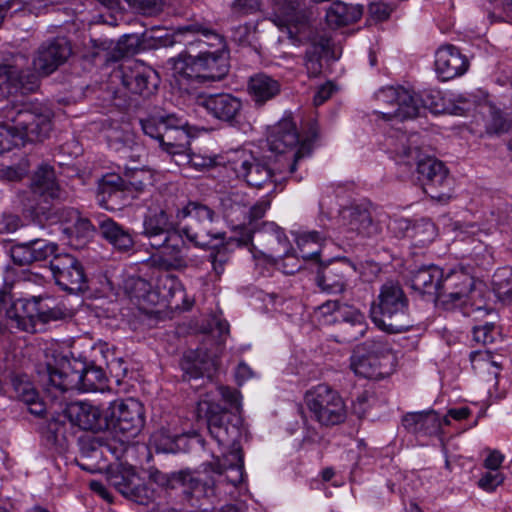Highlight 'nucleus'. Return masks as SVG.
I'll use <instances>...</instances> for the list:
<instances>
[{
    "mask_svg": "<svg viewBox=\"0 0 512 512\" xmlns=\"http://www.w3.org/2000/svg\"><path fill=\"white\" fill-rule=\"evenodd\" d=\"M174 38L186 47L173 61L175 75L199 83L219 81L227 75L226 42L210 22L194 20L179 26Z\"/></svg>",
    "mask_w": 512,
    "mask_h": 512,
    "instance_id": "nucleus-1",
    "label": "nucleus"
},
{
    "mask_svg": "<svg viewBox=\"0 0 512 512\" xmlns=\"http://www.w3.org/2000/svg\"><path fill=\"white\" fill-rule=\"evenodd\" d=\"M198 415L204 417L210 437L218 444L222 458L216 457L210 463L212 471L226 473V479L233 486L239 485L244 476V459L239 445L242 437L241 418L211 401L198 403Z\"/></svg>",
    "mask_w": 512,
    "mask_h": 512,
    "instance_id": "nucleus-2",
    "label": "nucleus"
},
{
    "mask_svg": "<svg viewBox=\"0 0 512 512\" xmlns=\"http://www.w3.org/2000/svg\"><path fill=\"white\" fill-rule=\"evenodd\" d=\"M308 152V146L304 145L295 155L294 161L289 164V168H284L281 164L279 167H271L263 159L246 150L232 152L228 157V164L236 177L244 180L249 186L261 189L267 185H273L272 192L277 189L281 191L289 177L297 182L304 178L302 174L298 175L296 171L298 159Z\"/></svg>",
    "mask_w": 512,
    "mask_h": 512,
    "instance_id": "nucleus-3",
    "label": "nucleus"
},
{
    "mask_svg": "<svg viewBox=\"0 0 512 512\" xmlns=\"http://www.w3.org/2000/svg\"><path fill=\"white\" fill-rule=\"evenodd\" d=\"M50 297H31L19 299L11 309H7V294L0 291V335L14 329L35 333L39 324L61 320L66 316L65 310L57 305Z\"/></svg>",
    "mask_w": 512,
    "mask_h": 512,
    "instance_id": "nucleus-4",
    "label": "nucleus"
},
{
    "mask_svg": "<svg viewBox=\"0 0 512 512\" xmlns=\"http://www.w3.org/2000/svg\"><path fill=\"white\" fill-rule=\"evenodd\" d=\"M47 371L49 382L61 393L102 391L107 386V377L101 367L75 359L71 361L64 356L59 358L56 366L48 365Z\"/></svg>",
    "mask_w": 512,
    "mask_h": 512,
    "instance_id": "nucleus-5",
    "label": "nucleus"
},
{
    "mask_svg": "<svg viewBox=\"0 0 512 512\" xmlns=\"http://www.w3.org/2000/svg\"><path fill=\"white\" fill-rule=\"evenodd\" d=\"M371 315L373 322L388 333H402L412 326L408 298L398 282L390 280L381 286L377 306L372 308Z\"/></svg>",
    "mask_w": 512,
    "mask_h": 512,
    "instance_id": "nucleus-6",
    "label": "nucleus"
},
{
    "mask_svg": "<svg viewBox=\"0 0 512 512\" xmlns=\"http://www.w3.org/2000/svg\"><path fill=\"white\" fill-rule=\"evenodd\" d=\"M145 135L159 142L170 155H183L190 146L188 121L177 114L151 116L140 121Z\"/></svg>",
    "mask_w": 512,
    "mask_h": 512,
    "instance_id": "nucleus-7",
    "label": "nucleus"
},
{
    "mask_svg": "<svg viewBox=\"0 0 512 512\" xmlns=\"http://www.w3.org/2000/svg\"><path fill=\"white\" fill-rule=\"evenodd\" d=\"M396 356L380 340H367L354 348V374L367 379H381L394 369Z\"/></svg>",
    "mask_w": 512,
    "mask_h": 512,
    "instance_id": "nucleus-8",
    "label": "nucleus"
},
{
    "mask_svg": "<svg viewBox=\"0 0 512 512\" xmlns=\"http://www.w3.org/2000/svg\"><path fill=\"white\" fill-rule=\"evenodd\" d=\"M269 149L280 155L278 162L284 167L289 168V164L294 161L295 155L307 145L309 152L298 159V164L304 158L310 157L313 150V140L309 137H301L296 123L291 117H284L277 122L270 130L267 136Z\"/></svg>",
    "mask_w": 512,
    "mask_h": 512,
    "instance_id": "nucleus-9",
    "label": "nucleus"
},
{
    "mask_svg": "<svg viewBox=\"0 0 512 512\" xmlns=\"http://www.w3.org/2000/svg\"><path fill=\"white\" fill-rule=\"evenodd\" d=\"M5 117L13 123L21 144L43 141L52 131V117L49 110L32 108L30 105H17L6 110Z\"/></svg>",
    "mask_w": 512,
    "mask_h": 512,
    "instance_id": "nucleus-10",
    "label": "nucleus"
},
{
    "mask_svg": "<svg viewBox=\"0 0 512 512\" xmlns=\"http://www.w3.org/2000/svg\"><path fill=\"white\" fill-rule=\"evenodd\" d=\"M304 401L312 418L323 426L338 425L346 418L341 395L327 384H318L307 390Z\"/></svg>",
    "mask_w": 512,
    "mask_h": 512,
    "instance_id": "nucleus-11",
    "label": "nucleus"
},
{
    "mask_svg": "<svg viewBox=\"0 0 512 512\" xmlns=\"http://www.w3.org/2000/svg\"><path fill=\"white\" fill-rule=\"evenodd\" d=\"M377 103L375 113L382 119L405 120L416 117L417 101L413 100V89L403 86H385L374 95Z\"/></svg>",
    "mask_w": 512,
    "mask_h": 512,
    "instance_id": "nucleus-12",
    "label": "nucleus"
},
{
    "mask_svg": "<svg viewBox=\"0 0 512 512\" xmlns=\"http://www.w3.org/2000/svg\"><path fill=\"white\" fill-rule=\"evenodd\" d=\"M107 428L129 437H135L145 423L144 407L136 399L128 398L110 403L106 410Z\"/></svg>",
    "mask_w": 512,
    "mask_h": 512,
    "instance_id": "nucleus-13",
    "label": "nucleus"
},
{
    "mask_svg": "<svg viewBox=\"0 0 512 512\" xmlns=\"http://www.w3.org/2000/svg\"><path fill=\"white\" fill-rule=\"evenodd\" d=\"M107 479L119 493L136 503L146 505L156 497V490L145 484L132 466L119 464L111 467Z\"/></svg>",
    "mask_w": 512,
    "mask_h": 512,
    "instance_id": "nucleus-14",
    "label": "nucleus"
},
{
    "mask_svg": "<svg viewBox=\"0 0 512 512\" xmlns=\"http://www.w3.org/2000/svg\"><path fill=\"white\" fill-rule=\"evenodd\" d=\"M27 58L17 55L12 64H0V95L9 97L18 93L27 94L34 92L39 86L38 75L24 69Z\"/></svg>",
    "mask_w": 512,
    "mask_h": 512,
    "instance_id": "nucleus-15",
    "label": "nucleus"
},
{
    "mask_svg": "<svg viewBox=\"0 0 512 512\" xmlns=\"http://www.w3.org/2000/svg\"><path fill=\"white\" fill-rule=\"evenodd\" d=\"M53 278L63 290L76 292L85 287L87 276L82 263L69 253L54 255L49 261Z\"/></svg>",
    "mask_w": 512,
    "mask_h": 512,
    "instance_id": "nucleus-16",
    "label": "nucleus"
},
{
    "mask_svg": "<svg viewBox=\"0 0 512 512\" xmlns=\"http://www.w3.org/2000/svg\"><path fill=\"white\" fill-rule=\"evenodd\" d=\"M183 237L185 235L181 229L171 231L163 240V245L157 249L160 253L152 257L154 265L164 271L186 269L191 262L187 256L190 247Z\"/></svg>",
    "mask_w": 512,
    "mask_h": 512,
    "instance_id": "nucleus-17",
    "label": "nucleus"
},
{
    "mask_svg": "<svg viewBox=\"0 0 512 512\" xmlns=\"http://www.w3.org/2000/svg\"><path fill=\"white\" fill-rule=\"evenodd\" d=\"M417 172L424 192L431 198L443 200L450 196V179L443 162L433 157L421 159L417 163Z\"/></svg>",
    "mask_w": 512,
    "mask_h": 512,
    "instance_id": "nucleus-18",
    "label": "nucleus"
},
{
    "mask_svg": "<svg viewBox=\"0 0 512 512\" xmlns=\"http://www.w3.org/2000/svg\"><path fill=\"white\" fill-rule=\"evenodd\" d=\"M121 78L122 84L127 90L144 97L152 95L159 84L157 72L137 60L122 64Z\"/></svg>",
    "mask_w": 512,
    "mask_h": 512,
    "instance_id": "nucleus-19",
    "label": "nucleus"
},
{
    "mask_svg": "<svg viewBox=\"0 0 512 512\" xmlns=\"http://www.w3.org/2000/svg\"><path fill=\"white\" fill-rule=\"evenodd\" d=\"M304 0H274V22L286 28L291 38L306 37L309 24L302 9Z\"/></svg>",
    "mask_w": 512,
    "mask_h": 512,
    "instance_id": "nucleus-20",
    "label": "nucleus"
},
{
    "mask_svg": "<svg viewBox=\"0 0 512 512\" xmlns=\"http://www.w3.org/2000/svg\"><path fill=\"white\" fill-rule=\"evenodd\" d=\"M305 50L304 66L311 78L319 77L331 60H335L331 36L327 32H310Z\"/></svg>",
    "mask_w": 512,
    "mask_h": 512,
    "instance_id": "nucleus-21",
    "label": "nucleus"
},
{
    "mask_svg": "<svg viewBox=\"0 0 512 512\" xmlns=\"http://www.w3.org/2000/svg\"><path fill=\"white\" fill-rule=\"evenodd\" d=\"M71 53V44L65 37H56L45 41L37 50L33 60L34 68L47 76L64 64Z\"/></svg>",
    "mask_w": 512,
    "mask_h": 512,
    "instance_id": "nucleus-22",
    "label": "nucleus"
},
{
    "mask_svg": "<svg viewBox=\"0 0 512 512\" xmlns=\"http://www.w3.org/2000/svg\"><path fill=\"white\" fill-rule=\"evenodd\" d=\"M200 104L213 118L229 126H237L243 120L242 100L230 93L209 95Z\"/></svg>",
    "mask_w": 512,
    "mask_h": 512,
    "instance_id": "nucleus-23",
    "label": "nucleus"
},
{
    "mask_svg": "<svg viewBox=\"0 0 512 512\" xmlns=\"http://www.w3.org/2000/svg\"><path fill=\"white\" fill-rule=\"evenodd\" d=\"M473 279L463 271L451 272L442 278L436 301L450 309L466 302Z\"/></svg>",
    "mask_w": 512,
    "mask_h": 512,
    "instance_id": "nucleus-24",
    "label": "nucleus"
},
{
    "mask_svg": "<svg viewBox=\"0 0 512 512\" xmlns=\"http://www.w3.org/2000/svg\"><path fill=\"white\" fill-rule=\"evenodd\" d=\"M64 416L71 424L83 430L99 431L107 428L106 413L100 407L86 401H76L67 404Z\"/></svg>",
    "mask_w": 512,
    "mask_h": 512,
    "instance_id": "nucleus-25",
    "label": "nucleus"
},
{
    "mask_svg": "<svg viewBox=\"0 0 512 512\" xmlns=\"http://www.w3.org/2000/svg\"><path fill=\"white\" fill-rule=\"evenodd\" d=\"M468 67L467 58L455 46L451 44L443 45L436 51L435 70L443 81L463 75Z\"/></svg>",
    "mask_w": 512,
    "mask_h": 512,
    "instance_id": "nucleus-26",
    "label": "nucleus"
},
{
    "mask_svg": "<svg viewBox=\"0 0 512 512\" xmlns=\"http://www.w3.org/2000/svg\"><path fill=\"white\" fill-rule=\"evenodd\" d=\"M58 246L46 240L35 239L27 243L16 244L11 248V258L19 266L30 265L34 262L50 260L57 253Z\"/></svg>",
    "mask_w": 512,
    "mask_h": 512,
    "instance_id": "nucleus-27",
    "label": "nucleus"
},
{
    "mask_svg": "<svg viewBox=\"0 0 512 512\" xmlns=\"http://www.w3.org/2000/svg\"><path fill=\"white\" fill-rule=\"evenodd\" d=\"M253 234L260 243H266L273 257L281 256L282 253H288L292 250L291 244L284 230L274 222H263L258 229L251 228L242 238L244 244L252 242Z\"/></svg>",
    "mask_w": 512,
    "mask_h": 512,
    "instance_id": "nucleus-28",
    "label": "nucleus"
},
{
    "mask_svg": "<svg viewBox=\"0 0 512 512\" xmlns=\"http://www.w3.org/2000/svg\"><path fill=\"white\" fill-rule=\"evenodd\" d=\"M97 229L101 237L106 240L114 250L129 252L134 248L135 240L129 228L117 223L112 218L103 216L97 219Z\"/></svg>",
    "mask_w": 512,
    "mask_h": 512,
    "instance_id": "nucleus-29",
    "label": "nucleus"
},
{
    "mask_svg": "<svg viewBox=\"0 0 512 512\" xmlns=\"http://www.w3.org/2000/svg\"><path fill=\"white\" fill-rule=\"evenodd\" d=\"M156 293H159V301H165L176 309L188 310L192 303L187 302L185 288L180 279L169 271H165L157 277Z\"/></svg>",
    "mask_w": 512,
    "mask_h": 512,
    "instance_id": "nucleus-30",
    "label": "nucleus"
},
{
    "mask_svg": "<svg viewBox=\"0 0 512 512\" xmlns=\"http://www.w3.org/2000/svg\"><path fill=\"white\" fill-rule=\"evenodd\" d=\"M177 229L165 210L149 212L143 220L142 234L149 241V245L158 249L163 245V240L171 234V231Z\"/></svg>",
    "mask_w": 512,
    "mask_h": 512,
    "instance_id": "nucleus-31",
    "label": "nucleus"
},
{
    "mask_svg": "<svg viewBox=\"0 0 512 512\" xmlns=\"http://www.w3.org/2000/svg\"><path fill=\"white\" fill-rule=\"evenodd\" d=\"M442 278L443 271L441 268L435 265H428L412 271L409 283L413 291L436 301Z\"/></svg>",
    "mask_w": 512,
    "mask_h": 512,
    "instance_id": "nucleus-32",
    "label": "nucleus"
},
{
    "mask_svg": "<svg viewBox=\"0 0 512 512\" xmlns=\"http://www.w3.org/2000/svg\"><path fill=\"white\" fill-rule=\"evenodd\" d=\"M247 91L254 105L262 107L280 94L281 84L265 73H257L250 77Z\"/></svg>",
    "mask_w": 512,
    "mask_h": 512,
    "instance_id": "nucleus-33",
    "label": "nucleus"
},
{
    "mask_svg": "<svg viewBox=\"0 0 512 512\" xmlns=\"http://www.w3.org/2000/svg\"><path fill=\"white\" fill-rule=\"evenodd\" d=\"M402 425L415 435L430 436L439 432L442 420L434 410L409 412L403 416Z\"/></svg>",
    "mask_w": 512,
    "mask_h": 512,
    "instance_id": "nucleus-34",
    "label": "nucleus"
},
{
    "mask_svg": "<svg viewBox=\"0 0 512 512\" xmlns=\"http://www.w3.org/2000/svg\"><path fill=\"white\" fill-rule=\"evenodd\" d=\"M180 366L185 381L204 376L211 377L215 370L214 360L201 349L187 351L181 359Z\"/></svg>",
    "mask_w": 512,
    "mask_h": 512,
    "instance_id": "nucleus-35",
    "label": "nucleus"
},
{
    "mask_svg": "<svg viewBox=\"0 0 512 512\" xmlns=\"http://www.w3.org/2000/svg\"><path fill=\"white\" fill-rule=\"evenodd\" d=\"M381 231L375 211L369 201L354 205V235L360 240L376 237Z\"/></svg>",
    "mask_w": 512,
    "mask_h": 512,
    "instance_id": "nucleus-36",
    "label": "nucleus"
},
{
    "mask_svg": "<svg viewBox=\"0 0 512 512\" xmlns=\"http://www.w3.org/2000/svg\"><path fill=\"white\" fill-rule=\"evenodd\" d=\"M180 229L186 239L196 247L217 248L218 245H223L225 233L214 232L212 224L188 222Z\"/></svg>",
    "mask_w": 512,
    "mask_h": 512,
    "instance_id": "nucleus-37",
    "label": "nucleus"
},
{
    "mask_svg": "<svg viewBox=\"0 0 512 512\" xmlns=\"http://www.w3.org/2000/svg\"><path fill=\"white\" fill-rule=\"evenodd\" d=\"M33 193L46 199H62L65 192L56 181L55 171L49 165H42L34 173L31 181Z\"/></svg>",
    "mask_w": 512,
    "mask_h": 512,
    "instance_id": "nucleus-38",
    "label": "nucleus"
},
{
    "mask_svg": "<svg viewBox=\"0 0 512 512\" xmlns=\"http://www.w3.org/2000/svg\"><path fill=\"white\" fill-rule=\"evenodd\" d=\"M124 186L125 181L119 175L110 174L104 176L98 188L97 199L99 204L106 209H115L112 202L122 196Z\"/></svg>",
    "mask_w": 512,
    "mask_h": 512,
    "instance_id": "nucleus-39",
    "label": "nucleus"
},
{
    "mask_svg": "<svg viewBox=\"0 0 512 512\" xmlns=\"http://www.w3.org/2000/svg\"><path fill=\"white\" fill-rule=\"evenodd\" d=\"M130 298L136 300L138 306L148 309L159 303V293L152 289V285L143 278H133L127 283Z\"/></svg>",
    "mask_w": 512,
    "mask_h": 512,
    "instance_id": "nucleus-40",
    "label": "nucleus"
},
{
    "mask_svg": "<svg viewBox=\"0 0 512 512\" xmlns=\"http://www.w3.org/2000/svg\"><path fill=\"white\" fill-rule=\"evenodd\" d=\"M216 214L206 204L197 201H189L185 206L177 209L176 219L182 221L189 219V222L200 224H213Z\"/></svg>",
    "mask_w": 512,
    "mask_h": 512,
    "instance_id": "nucleus-41",
    "label": "nucleus"
},
{
    "mask_svg": "<svg viewBox=\"0 0 512 512\" xmlns=\"http://www.w3.org/2000/svg\"><path fill=\"white\" fill-rule=\"evenodd\" d=\"M324 236L318 231L302 233L297 240L299 250L303 259H316L321 252V245Z\"/></svg>",
    "mask_w": 512,
    "mask_h": 512,
    "instance_id": "nucleus-42",
    "label": "nucleus"
},
{
    "mask_svg": "<svg viewBox=\"0 0 512 512\" xmlns=\"http://www.w3.org/2000/svg\"><path fill=\"white\" fill-rule=\"evenodd\" d=\"M316 283L326 293L334 294L343 291V276L335 268H325L317 274Z\"/></svg>",
    "mask_w": 512,
    "mask_h": 512,
    "instance_id": "nucleus-43",
    "label": "nucleus"
},
{
    "mask_svg": "<svg viewBox=\"0 0 512 512\" xmlns=\"http://www.w3.org/2000/svg\"><path fill=\"white\" fill-rule=\"evenodd\" d=\"M178 475L181 476V479H179L178 488L182 489V492L187 497H195L199 499L206 494V484L202 483V481L194 476V474L191 472L180 471L178 472Z\"/></svg>",
    "mask_w": 512,
    "mask_h": 512,
    "instance_id": "nucleus-44",
    "label": "nucleus"
},
{
    "mask_svg": "<svg viewBox=\"0 0 512 512\" xmlns=\"http://www.w3.org/2000/svg\"><path fill=\"white\" fill-rule=\"evenodd\" d=\"M179 479L181 476L178 475V472L167 474L157 469H150L148 481L145 484L154 488L157 494L159 489H178Z\"/></svg>",
    "mask_w": 512,
    "mask_h": 512,
    "instance_id": "nucleus-45",
    "label": "nucleus"
},
{
    "mask_svg": "<svg viewBox=\"0 0 512 512\" xmlns=\"http://www.w3.org/2000/svg\"><path fill=\"white\" fill-rule=\"evenodd\" d=\"M413 100L417 101L416 116L419 114L421 107L428 108L432 112L438 113L445 109L442 103L441 92L435 89L424 90L421 95L413 90Z\"/></svg>",
    "mask_w": 512,
    "mask_h": 512,
    "instance_id": "nucleus-46",
    "label": "nucleus"
},
{
    "mask_svg": "<svg viewBox=\"0 0 512 512\" xmlns=\"http://www.w3.org/2000/svg\"><path fill=\"white\" fill-rule=\"evenodd\" d=\"M435 226L429 220H419L412 223L410 236L414 245L425 246L435 237Z\"/></svg>",
    "mask_w": 512,
    "mask_h": 512,
    "instance_id": "nucleus-47",
    "label": "nucleus"
},
{
    "mask_svg": "<svg viewBox=\"0 0 512 512\" xmlns=\"http://www.w3.org/2000/svg\"><path fill=\"white\" fill-rule=\"evenodd\" d=\"M470 359L474 368L480 367L487 370H490V368H494V371H492L491 373L493 374L495 379V386H497V379L499 376V371L501 370L502 367V363L494 360V357L489 351L472 352L470 355Z\"/></svg>",
    "mask_w": 512,
    "mask_h": 512,
    "instance_id": "nucleus-48",
    "label": "nucleus"
},
{
    "mask_svg": "<svg viewBox=\"0 0 512 512\" xmlns=\"http://www.w3.org/2000/svg\"><path fill=\"white\" fill-rule=\"evenodd\" d=\"M493 289L504 303L512 302V281L506 277V270H499L493 276Z\"/></svg>",
    "mask_w": 512,
    "mask_h": 512,
    "instance_id": "nucleus-49",
    "label": "nucleus"
},
{
    "mask_svg": "<svg viewBox=\"0 0 512 512\" xmlns=\"http://www.w3.org/2000/svg\"><path fill=\"white\" fill-rule=\"evenodd\" d=\"M325 18L331 28H339L346 25L348 21L347 6L340 1L333 2L327 10Z\"/></svg>",
    "mask_w": 512,
    "mask_h": 512,
    "instance_id": "nucleus-50",
    "label": "nucleus"
},
{
    "mask_svg": "<svg viewBox=\"0 0 512 512\" xmlns=\"http://www.w3.org/2000/svg\"><path fill=\"white\" fill-rule=\"evenodd\" d=\"M150 445L157 452L163 453H174L177 446L174 437L168 435L164 430H159L151 435Z\"/></svg>",
    "mask_w": 512,
    "mask_h": 512,
    "instance_id": "nucleus-51",
    "label": "nucleus"
},
{
    "mask_svg": "<svg viewBox=\"0 0 512 512\" xmlns=\"http://www.w3.org/2000/svg\"><path fill=\"white\" fill-rule=\"evenodd\" d=\"M21 144L19 135L13 128V123L0 124V154Z\"/></svg>",
    "mask_w": 512,
    "mask_h": 512,
    "instance_id": "nucleus-52",
    "label": "nucleus"
},
{
    "mask_svg": "<svg viewBox=\"0 0 512 512\" xmlns=\"http://www.w3.org/2000/svg\"><path fill=\"white\" fill-rule=\"evenodd\" d=\"M291 251L292 250L288 251V253H282L281 256H275L278 258L276 261L278 269L286 275H293L302 267L299 258Z\"/></svg>",
    "mask_w": 512,
    "mask_h": 512,
    "instance_id": "nucleus-53",
    "label": "nucleus"
},
{
    "mask_svg": "<svg viewBox=\"0 0 512 512\" xmlns=\"http://www.w3.org/2000/svg\"><path fill=\"white\" fill-rule=\"evenodd\" d=\"M13 386L17 397L25 404L33 403L39 398L38 392L28 381L14 379Z\"/></svg>",
    "mask_w": 512,
    "mask_h": 512,
    "instance_id": "nucleus-54",
    "label": "nucleus"
},
{
    "mask_svg": "<svg viewBox=\"0 0 512 512\" xmlns=\"http://www.w3.org/2000/svg\"><path fill=\"white\" fill-rule=\"evenodd\" d=\"M495 334V325L492 323H485L484 325L474 327L473 340L477 343L486 345L494 342Z\"/></svg>",
    "mask_w": 512,
    "mask_h": 512,
    "instance_id": "nucleus-55",
    "label": "nucleus"
},
{
    "mask_svg": "<svg viewBox=\"0 0 512 512\" xmlns=\"http://www.w3.org/2000/svg\"><path fill=\"white\" fill-rule=\"evenodd\" d=\"M128 177V184L133 187L136 191H142L145 187L151 184V175L142 170L134 169Z\"/></svg>",
    "mask_w": 512,
    "mask_h": 512,
    "instance_id": "nucleus-56",
    "label": "nucleus"
},
{
    "mask_svg": "<svg viewBox=\"0 0 512 512\" xmlns=\"http://www.w3.org/2000/svg\"><path fill=\"white\" fill-rule=\"evenodd\" d=\"M184 157L186 158L187 164L190 167H193L199 171L213 167L216 164V159L212 156L192 153L184 155Z\"/></svg>",
    "mask_w": 512,
    "mask_h": 512,
    "instance_id": "nucleus-57",
    "label": "nucleus"
},
{
    "mask_svg": "<svg viewBox=\"0 0 512 512\" xmlns=\"http://www.w3.org/2000/svg\"><path fill=\"white\" fill-rule=\"evenodd\" d=\"M271 206L268 196L262 197L249 210L248 224L253 225L254 222L264 217L265 213Z\"/></svg>",
    "mask_w": 512,
    "mask_h": 512,
    "instance_id": "nucleus-58",
    "label": "nucleus"
},
{
    "mask_svg": "<svg viewBox=\"0 0 512 512\" xmlns=\"http://www.w3.org/2000/svg\"><path fill=\"white\" fill-rule=\"evenodd\" d=\"M412 222L406 218H396L390 221L388 228L398 238L410 236Z\"/></svg>",
    "mask_w": 512,
    "mask_h": 512,
    "instance_id": "nucleus-59",
    "label": "nucleus"
},
{
    "mask_svg": "<svg viewBox=\"0 0 512 512\" xmlns=\"http://www.w3.org/2000/svg\"><path fill=\"white\" fill-rule=\"evenodd\" d=\"M221 398L233 409L237 411L241 407V395L240 392L234 388L228 386H220L218 388Z\"/></svg>",
    "mask_w": 512,
    "mask_h": 512,
    "instance_id": "nucleus-60",
    "label": "nucleus"
},
{
    "mask_svg": "<svg viewBox=\"0 0 512 512\" xmlns=\"http://www.w3.org/2000/svg\"><path fill=\"white\" fill-rule=\"evenodd\" d=\"M336 91V86L331 81H327L323 85L319 86L314 97L313 104L315 106H320L325 103L333 93Z\"/></svg>",
    "mask_w": 512,
    "mask_h": 512,
    "instance_id": "nucleus-61",
    "label": "nucleus"
},
{
    "mask_svg": "<svg viewBox=\"0 0 512 512\" xmlns=\"http://www.w3.org/2000/svg\"><path fill=\"white\" fill-rule=\"evenodd\" d=\"M503 482V476L494 471L487 472L479 480V486L486 491H493L497 486Z\"/></svg>",
    "mask_w": 512,
    "mask_h": 512,
    "instance_id": "nucleus-62",
    "label": "nucleus"
},
{
    "mask_svg": "<svg viewBox=\"0 0 512 512\" xmlns=\"http://www.w3.org/2000/svg\"><path fill=\"white\" fill-rule=\"evenodd\" d=\"M509 122L500 111H492L488 129L494 133H503L509 129Z\"/></svg>",
    "mask_w": 512,
    "mask_h": 512,
    "instance_id": "nucleus-63",
    "label": "nucleus"
},
{
    "mask_svg": "<svg viewBox=\"0 0 512 512\" xmlns=\"http://www.w3.org/2000/svg\"><path fill=\"white\" fill-rule=\"evenodd\" d=\"M0 225L1 233H13L21 226V219L14 214H5Z\"/></svg>",
    "mask_w": 512,
    "mask_h": 512,
    "instance_id": "nucleus-64",
    "label": "nucleus"
}]
</instances>
